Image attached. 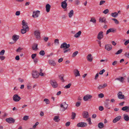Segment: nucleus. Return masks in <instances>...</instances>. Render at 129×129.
Here are the masks:
<instances>
[{
  "mask_svg": "<svg viewBox=\"0 0 129 129\" xmlns=\"http://www.w3.org/2000/svg\"><path fill=\"white\" fill-rule=\"evenodd\" d=\"M48 63L50 65L53 66H55L56 64L55 61L53 60H49L48 61Z\"/></svg>",
  "mask_w": 129,
  "mask_h": 129,
  "instance_id": "16",
  "label": "nucleus"
},
{
  "mask_svg": "<svg viewBox=\"0 0 129 129\" xmlns=\"http://www.w3.org/2000/svg\"><path fill=\"white\" fill-rule=\"evenodd\" d=\"M59 117L58 116H55L53 118V120L56 122H58L60 120Z\"/></svg>",
  "mask_w": 129,
  "mask_h": 129,
  "instance_id": "31",
  "label": "nucleus"
},
{
  "mask_svg": "<svg viewBox=\"0 0 129 129\" xmlns=\"http://www.w3.org/2000/svg\"><path fill=\"white\" fill-rule=\"evenodd\" d=\"M71 83H69L68 84L66 85L64 87V88L66 89H68L71 86Z\"/></svg>",
  "mask_w": 129,
  "mask_h": 129,
  "instance_id": "38",
  "label": "nucleus"
},
{
  "mask_svg": "<svg viewBox=\"0 0 129 129\" xmlns=\"http://www.w3.org/2000/svg\"><path fill=\"white\" fill-rule=\"evenodd\" d=\"M103 37V32L102 31H100L98 35L97 38L99 40H101Z\"/></svg>",
  "mask_w": 129,
  "mask_h": 129,
  "instance_id": "13",
  "label": "nucleus"
},
{
  "mask_svg": "<svg viewBox=\"0 0 129 129\" xmlns=\"http://www.w3.org/2000/svg\"><path fill=\"white\" fill-rule=\"evenodd\" d=\"M123 118L124 120L126 121H128L129 120V117L126 114L123 115Z\"/></svg>",
  "mask_w": 129,
  "mask_h": 129,
  "instance_id": "27",
  "label": "nucleus"
},
{
  "mask_svg": "<svg viewBox=\"0 0 129 129\" xmlns=\"http://www.w3.org/2000/svg\"><path fill=\"white\" fill-rule=\"evenodd\" d=\"M19 36L14 35L12 37V39L15 42L19 39Z\"/></svg>",
  "mask_w": 129,
  "mask_h": 129,
  "instance_id": "20",
  "label": "nucleus"
},
{
  "mask_svg": "<svg viewBox=\"0 0 129 129\" xmlns=\"http://www.w3.org/2000/svg\"><path fill=\"white\" fill-rule=\"evenodd\" d=\"M117 95L118 98L119 99H123L124 98V96L122 94V93L121 91H119Z\"/></svg>",
  "mask_w": 129,
  "mask_h": 129,
  "instance_id": "10",
  "label": "nucleus"
},
{
  "mask_svg": "<svg viewBox=\"0 0 129 129\" xmlns=\"http://www.w3.org/2000/svg\"><path fill=\"white\" fill-rule=\"evenodd\" d=\"M32 74L33 77L34 78H37L39 76L38 73L37 71H33Z\"/></svg>",
  "mask_w": 129,
  "mask_h": 129,
  "instance_id": "14",
  "label": "nucleus"
},
{
  "mask_svg": "<svg viewBox=\"0 0 129 129\" xmlns=\"http://www.w3.org/2000/svg\"><path fill=\"white\" fill-rule=\"evenodd\" d=\"M122 49L119 50L115 53V54H120L122 52Z\"/></svg>",
  "mask_w": 129,
  "mask_h": 129,
  "instance_id": "51",
  "label": "nucleus"
},
{
  "mask_svg": "<svg viewBox=\"0 0 129 129\" xmlns=\"http://www.w3.org/2000/svg\"><path fill=\"white\" fill-rule=\"evenodd\" d=\"M63 60V59L62 58H60V59H59L58 60V62L60 63L62 62Z\"/></svg>",
  "mask_w": 129,
  "mask_h": 129,
  "instance_id": "60",
  "label": "nucleus"
},
{
  "mask_svg": "<svg viewBox=\"0 0 129 129\" xmlns=\"http://www.w3.org/2000/svg\"><path fill=\"white\" fill-rule=\"evenodd\" d=\"M15 59L16 60H18L20 59L19 56L18 55L16 56L15 58Z\"/></svg>",
  "mask_w": 129,
  "mask_h": 129,
  "instance_id": "64",
  "label": "nucleus"
},
{
  "mask_svg": "<svg viewBox=\"0 0 129 129\" xmlns=\"http://www.w3.org/2000/svg\"><path fill=\"white\" fill-rule=\"evenodd\" d=\"M105 72V70L104 69H103L99 73V74L100 75H102L103 74V73Z\"/></svg>",
  "mask_w": 129,
  "mask_h": 129,
  "instance_id": "50",
  "label": "nucleus"
},
{
  "mask_svg": "<svg viewBox=\"0 0 129 129\" xmlns=\"http://www.w3.org/2000/svg\"><path fill=\"white\" fill-rule=\"evenodd\" d=\"M90 21L92 22L93 23H96V20L94 18H91V20H90Z\"/></svg>",
  "mask_w": 129,
  "mask_h": 129,
  "instance_id": "42",
  "label": "nucleus"
},
{
  "mask_svg": "<svg viewBox=\"0 0 129 129\" xmlns=\"http://www.w3.org/2000/svg\"><path fill=\"white\" fill-rule=\"evenodd\" d=\"M118 13L117 12L112 13L111 14V16L114 18L117 17L118 16Z\"/></svg>",
  "mask_w": 129,
  "mask_h": 129,
  "instance_id": "29",
  "label": "nucleus"
},
{
  "mask_svg": "<svg viewBox=\"0 0 129 129\" xmlns=\"http://www.w3.org/2000/svg\"><path fill=\"white\" fill-rule=\"evenodd\" d=\"M76 114L74 112H72V117L71 118L72 119H75L76 116Z\"/></svg>",
  "mask_w": 129,
  "mask_h": 129,
  "instance_id": "37",
  "label": "nucleus"
},
{
  "mask_svg": "<svg viewBox=\"0 0 129 129\" xmlns=\"http://www.w3.org/2000/svg\"><path fill=\"white\" fill-rule=\"evenodd\" d=\"M20 12L19 11H17L16 12L15 15L17 16H19L20 15Z\"/></svg>",
  "mask_w": 129,
  "mask_h": 129,
  "instance_id": "63",
  "label": "nucleus"
},
{
  "mask_svg": "<svg viewBox=\"0 0 129 129\" xmlns=\"http://www.w3.org/2000/svg\"><path fill=\"white\" fill-rule=\"evenodd\" d=\"M70 122H67L66 124V126H69L70 124Z\"/></svg>",
  "mask_w": 129,
  "mask_h": 129,
  "instance_id": "62",
  "label": "nucleus"
},
{
  "mask_svg": "<svg viewBox=\"0 0 129 129\" xmlns=\"http://www.w3.org/2000/svg\"><path fill=\"white\" fill-rule=\"evenodd\" d=\"M100 22H105L106 20V18L105 17L100 18L99 19Z\"/></svg>",
  "mask_w": 129,
  "mask_h": 129,
  "instance_id": "33",
  "label": "nucleus"
},
{
  "mask_svg": "<svg viewBox=\"0 0 129 129\" xmlns=\"http://www.w3.org/2000/svg\"><path fill=\"white\" fill-rule=\"evenodd\" d=\"M92 59L93 58L91 54H89L88 55L87 57V59L88 61L90 62L92 61Z\"/></svg>",
  "mask_w": 129,
  "mask_h": 129,
  "instance_id": "25",
  "label": "nucleus"
},
{
  "mask_svg": "<svg viewBox=\"0 0 129 129\" xmlns=\"http://www.w3.org/2000/svg\"><path fill=\"white\" fill-rule=\"evenodd\" d=\"M81 31H79L75 35L74 37L78 38L81 35Z\"/></svg>",
  "mask_w": 129,
  "mask_h": 129,
  "instance_id": "28",
  "label": "nucleus"
},
{
  "mask_svg": "<svg viewBox=\"0 0 129 129\" xmlns=\"http://www.w3.org/2000/svg\"><path fill=\"white\" fill-rule=\"evenodd\" d=\"M22 29L21 30V33L22 34L25 33L27 31L29 30V28L27 25V23L24 20H23L22 21Z\"/></svg>",
  "mask_w": 129,
  "mask_h": 129,
  "instance_id": "1",
  "label": "nucleus"
},
{
  "mask_svg": "<svg viewBox=\"0 0 129 129\" xmlns=\"http://www.w3.org/2000/svg\"><path fill=\"white\" fill-rule=\"evenodd\" d=\"M122 110L125 111L126 112H129V106H125L123 107L121 109Z\"/></svg>",
  "mask_w": 129,
  "mask_h": 129,
  "instance_id": "21",
  "label": "nucleus"
},
{
  "mask_svg": "<svg viewBox=\"0 0 129 129\" xmlns=\"http://www.w3.org/2000/svg\"><path fill=\"white\" fill-rule=\"evenodd\" d=\"M105 2V1L104 0H102L100 1V3L99 5H101L104 4Z\"/></svg>",
  "mask_w": 129,
  "mask_h": 129,
  "instance_id": "49",
  "label": "nucleus"
},
{
  "mask_svg": "<svg viewBox=\"0 0 129 129\" xmlns=\"http://www.w3.org/2000/svg\"><path fill=\"white\" fill-rule=\"evenodd\" d=\"M34 34L36 38L38 40L40 39V32L39 30H37L35 31Z\"/></svg>",
  "mask_w": 129,
  "mask_h": 129,
  "instance_id": "3",
  "label": "nucleus"
},
{
  "mask_svg": "<svg viewBox=\"0 0 129 129\" xmlns=\"http://www.w3.org/2000/svg\"><path fill=\"white\" fill-rule=\"evenodd\" d=\"M114 31L115 30L113 29L112 28H110L108 29L106 33V34L107 35L110 32H114Z\"/></svg>",
  "mask_w": 129,
  "mask_h": 129,
  "instance_id": "34",
  "label": "nucleus"
},
{
  "mask_svg": "<svg viewBox=\"0 0 129 129\" xmlns=\"http://www.w3.org/2000/svg\"><path fill=\"white\" fill-rule=\"evenodd\" d=\"M28 116H24L23 120H26L28 119Z\"/></svg>",
  "mask_w": 129,
  "mask_h": 129,
  "instance_id": "44",
  "label": "nucleus"
},
{
  "mask_svg": "<svg viewBox=\"0 0 129 129\" xmlns=\"http://www.w3.org/2000/svg\"><path fill=\"white\" fill-rule=\"evenodd\" d=\"M112 48V47L111 45L108 44L105 45V49L108 51L111 50Z\"/></svg>",
  "mask_w": 129,
  "mask_h": 129,
  "instance_id": "11",
  "label": "nucleus"
},
{
  "mask_svg": "<svg viewBox=\"0 0 129 129\" xmlns=\"http://www.w3.org/2000/svg\"><path fill=\"white\" fill-rule=\"evenodd\" d=\"M92 97V96L91 95L87 94L83 97V99L84 101H87L89 99H91Z\"/></svg>",
  "mask_w": 129,
  "mask_h": 129,
  "instance_id": "12",
  "label": "nucleus"
},
{
  "mask_svg": "<svg viewBox=\"0 0 129 129\" xmlns=\"http://www.w3.org/2000/svg\"><path fill=\"white\" fill-rule=\"evenodd\" d=\"M44 101L45 102L46 104H48L50 103V102L49 100L47 99H45Z\"/></svg>",
  "mask_w": 129,
  "mask_h": 129,
  "instance_id": "36",
  "label": "nucleus"
},
{
  "mask_svg": "<svg viewBox=\"0 0 129 129\" xmlns=\"http://www.w3.org/2000/svg\"><path fill=\"white\" fill-rule=\"evenodd\" d=\"M124 79V78L122 77L116 78L115 79V80H118L122 83H123V82Z\"/></svg>",
  "mask_w": 129,
  "mask_h": 129,
  "instance_id": "26",
  "label": "nucleus"
},
{
  "mask_svg": "<svg viewBox=\"0 0 129 129\" xmlns=\"http://www.w3.org/2000/svg\"><path fill=\"white\" fill-rule=\"evenodd\" d=\"M81 104V103L80 102H77L76 104V106L77 107H79Z\"/></svg>",
  "mask_w": 129,
  "mask_h": 129,
  "instance_id": "48",
  "label": "nucleus"
},
{
  "mask_svg": "<svg viewBox=\"0 0 129 129\" xmlns=\"http://www.w3.org/2000/svg\"><path fill=\"white\" fill-rule=\"evenodd\" d=\"M107 83H104L103 85H99L98 87V89H99L104 88L107 86Z\"/></svg>",
  "mask_w": 129,
  "mask_h": 129,
  "instance_id": "15",
  "label": "nucleus"
},
{
  "mask_svg": "<svg viewBox=\"0 0 129 129\" xmlns=\"http://www.w3.org/2000/svg\"><path fill=\"white\" fill-rule=\"evenodd\" d=\"M61 7L63 9H65L67 8L68 4L67 3L62 2L61 3Z\"/></svg>",
  "mask_w": 129,
  "mask_h": 129,
  "instance_id": "19",
  "label": "nucleus"
},
{
  "mask_svg": "<svg viewBox=\"0 0 129 129\" xmlns=\"http://www.w3.org/2000/svg\"><path fill=\"white\" fill-rule=\"evenodd\" d=\"M69 18H71L74 15V11L73 10H71L69 13Z\"/></svg>",
  "mask_w": 129,
  "mask_h": 129,
  "instance_id": "30",
  "label": "nucleus"
},
{
  "mask_svg": "<svg viewBox=\"0 0 129 129\" xmlns=\"http://www.w3.org/2000/svg\"><path fill=\"white\" fill-rule=\"evenodd\" d=\"M104 105L106 108H108V109L110 108V107H109V103L108 102H105L104 103Z\"/></svg>",
  "mask_w": 129,
  "mask_h": 129,
  "instance_id": "35",
  "label": "nucleus"
},
{
  "mask_svg": "<svg viewBox=\"0 0 129 129\" xmlns=\"http://www.w3.org/2000/svg\"><path fill=\"white\" fill-rule=\"evenodd\" d=\"M87 120L88 122V123L89 125L91 124L92 123L91 122V118H88L87 119Z\"/></svg>",
  "mask_w": 129,
  "mask_h": 129,
  "instance_id": "45",
  "label": "nucleus"
},
{
  "mask_svg": "<svg viewBox=\"0 0 129 129\" xmlns=\"http://www.w3.org/2000/svg\"><path fill=\"white\" fill-rule=\"evenodd\" d=\"M5 52V50H3L0 52V55H3Z\"/></svg>",
  "mask_w": 129,
  "mask_h": 129,
  "instance_id": "46",
  "label": "nucleus"
},
{
  "mask_svg": "<svg viewBox=\"0 0 129 129\" xmlns=\"http://www.w3.org/2000/svg\"><path fill=\"white\" fill-rule=\"evenodd\" d=\"M40 14V11H34L33 12L32 16L33 18H36L38 17Z\"/></svg>",
  "mask_w": 129,
  "mask_h": 129,
  "instance_id": "8",
  "label": "nucleus"
},
{
  "mask_svg": "<svg viewBox=\"0 0 129 129\" xmlns=\"http://www.w3.org/2000/svg\"><path fill=\"white\" fill-rule=\"evenodd\" d=\"M82 116L83 118H87L89 116L88 113L87 111L84 112L82 113Z\"/></svg>",
  "mask_w": 129,
  "mask_h": 129,
  "instance_id": "17",
  "label": "nucleus"
},
{
  "mask_svg": "<svg viewBox=\"0 0 129 129\" xmlns=\"http://www.w3.org/2000/svg\"><path fill=\"white\" fill-rule=\"evenodd\" d=\"M50 83L53 87L54 88H56L58 87V84L56 81L55 80H51L50 81Z\"/></svg>",
  "mask_w": 129,
  "mask_h": 129,
  "instance_id": "4",
  "label": "nucleus"
},
{
  "mask_svg": "<svg viewBox=\"0 0 129 129\" xmlns=\"http://www.w3.org/2000/svg\"><path fill=\"white\" fill-rule=\"evenodd\" d=\"M13 100L15 102H18L21 99L20 97L17 94H14L13 97Z\"/></svg>",
  "mask_w": 129,
  "mask_h": 129,
  "instance_id": "5",
  "label": "nucleus"
},
{
  "mask_svg": "<svg viewBox=\"0 0 129 129\" xmlns=\"http://www.w3.org/2000/svg\"><path fill=\"white\" fill-rule=\"evenodd\" d=\"M117 61H115L112 63V65L113 66L116 65L117 63Z\"/></svg>",
  "mask_w": 129,
  "mask_h": 129,
  "instance_id": "58",
  "label": "nucleus"
},
{
  "mask_svg": "<svg viewBox=\"0 0 129 129\" xmlns=\"http://www.w3.org/2000/svg\"><path fill=\"white\" fill-rule=\"evenodd\" d=\"M39 54L40 55L43 56L45 54V52L44 50H41L39 52Z\"/></svg>",
  "mask_w": 129,
  "mask_h": 129,
  "instance_id": "39",
  "label": "nucleus"
},
{
  "mask_svg": "<svg viewBox=\"0 0 129 129\" xmlns=\"http://www.w3.org/2000/svg\"><path fill=\"white\" fill-rule=\"evenodd\" d=\"M22 48H21L20 47H19L18 49H17L16 50V51L17 52H20L21 51L22 49Z\"/></svg>",
  "mask_w": 129,
  "mask_h": 129,
  "instance_id": "56",
  "label": "nucleus"
},
{
  "mask_svg": "<svg viewBox=\"0 0 129 129\" xmlns=\"http://www.w3.org/2000/svg\"><path fill=\"white\" fill-rule=\"evenodd\" d=\"M51 7V6L49 4H47L46 5L45 8L46 11L47 12H48L50 11Z\"/></svg>",
  "mask_w": 129,
  "mask_h": 129,
  "instance_id": "23",
  "label": "nucleus"
},
{
  "mask_svg": "<svg viewBox=\"0 0 129 129\" xmlns=\"http://www.w3.org/2000/svg\"><path fill=\"white\" fill-rule=\"evenodd\" d=\"M74 75L76 77L80 76L79 72L77 69H75L74 70Z\"/></svg>",
  "mask_w": 129,
  "mask_h": 129,
  "instance_id": "22",
  "label": "nucleus"
},
{
  "mask_svg": "<svg viewBox=\"0 0 129 129\" xmlns=\"http://www.w3.org/2000/svg\"><path fill=\"white\" fill-rule=\"evenodd\" d=\"M99 110L100 111H102L104 109V108L103 106H100L99 107Z\"/></svg>",
  "mask_w": 129,
  "mask_h": 129,
  "instance_id": "52",
  "label": "nucleus"
},
{
  "mask_svg": "<svg viewBox=\"0 0 129 129\" xmlns=\"http://www.w3.org/2000/svg\"><path fill=\"white\" fill-rule=\"evenodd\" d=\"M121 118V116H119L115 118L113 121V122L114 123H115L118 121H119Z\"/></svg>",
  "mask_w": 129,
  "mask_h": 129,
  "instance_id": "18",
  "label": "nucleus"
},
{
  "mask_svg": "<svg viewBox=\"0 0 129 129\" xmlns=\"http://www.w3.org/2000/svg\"><path fill=\"white\" fill-rule=\"evenodd\" d=\"M109 12V10L107 9L105 10H104L103 12V13L105 14H106L108 13Z\"/></svg>",
  "mask_w": 129,
  "mask_h": 129,
  "instance_id": "47",
  "label": "nucleus"
},
{
  "mask_svg": "<svg viewBox=\"0 0 129 129\" xmlns=\"http://www.w3.org/2000/svg\"><path fill=\"white\" fill-rule=\"evenodd\" d=\"M112 20L114 21L115 23L116 24H118L119 23L118 21L116 19L113 18L112 19Z\"/></svg>",
  "mask_w": 129,
  "mask_h": 129,
  "instance_id": "40",
  "label": "nucleus"
},
{
  "mask_svg": "<svg viewBox=\"0 0 129 129\" xmlns=\"http://www.w3.org/2000/svg\"><path fill=\"white\" fill-rule=\"evenodd\" d=\"M37 55V54H33L31 55V57L33 59H34V58Z\"/></svg>",
  "mask_w": 129,
  "mask_h": 129,
  "instance_id": "54",
  "label": "nucleus"
},
{
  "mask_svg": "<svg viewBox=\"0 0 129 129\" xmlns=\"http://www.w3.org/2000/svg\"><path fill=\"white\" fill-rule=\"evenodd\" d=\"M68 106V105L66 103V102L61 104L60 105V111H64L67 109Z\"/></svg>",
  "mask_w": 129,
  "mask_h": 129,
  "instance_id": "2",
  "label": "nucleus"
},
{
  "mask_svg": "<svg viewBox=\"0 0 129 129\" xmlns=\"http://www.w3.org/2000/svg\"><path fill=\"white\" fill-rule=\"evenodd\" d=\"M78 51H76L74 52L72 55V57H75L78 53Z\"/></svg>",
  "mask_w": 129,
  "mask_h": 129,
  "instance_id": "41",
  "label": "nucleus"
},
{
  "mask_svg": "<svg viewBox=\"0 0 129 129\" xmlns=\"http://www.w3.org/2000/svg\"><path fill=\"white\" fill-rule=\"evenodd\" d=\"M98 126L99 128L101 129L103 127L104 125L103 123L100 122L98 124Z\"/></svg>",
  "mask_w": 129,
  "mask_h": 129,
  "instance_id": "32",
  "label": "nucleus"
},
{
  "mask_svg": "<svg viewBox=\"0 0 129 129\" xmlns=\"http://www.w3.org/2000/svg\"><path fill=\"white\" fill-rule=\"evenodd\" d=\"M70 49H67L65 50L64 51V53H66L68 52H70Z\"/></svg>",
  "mask_w": 129,
  "mask_h": 129,
  "instance_id": "59",
  "label": "nucleus"
},
{
  "mask_svg": "<svg viewBox=\"0 0 129 129\" xmlns=\"http://www.w3.org/2000/svg\"><path fill=\"white\" fill-rule=\"evenodd\" d=\"M1 56H0V59H1V60H4L5 58V57L4 56H3V55Z\"/></svg>",
  "mask_w": 129,
  "mask_h": 129,
  "instance_id": "55",
  "label": "nucleus"
},
{
  "mask_svg": "<svg viewBox=\"0 0 129 129\" xmlns=\"http://www.w3.org/2000/svg\"><path fill=\"white\" fill-rule=\"evenodd\" d=\"M87 124V123H86L81 122L78 123L77 124V126L78 127H83L86 126Z\"/></svg>",
  "mask_w": 129,
  "mask_h": 129,
  "instance_id": "7",
  "label": "nucleus"
},
{
  "mask_svg": "<svg viewBox=\"0 0 129 129\" xmlns=\"http://www.w3.org/2000/svg\"><path fill=\"white\" fill-rule=\"evenodd\" d=\"M99 76V74L98 73H97L96 74L95 76L94 79L95 80H96L97 79V78Z\"/></svg>",
  "mask_w": 129,
  "mask_h": 129,
  "instance_id": "61",
  "label": "nucleus"
},
{
  "mask_svg": "<svg viewBox=\"0 0 129 129\" xmlns=\"http://www.w3.org/2000/svg\"><path fill=\"white\" fill-rule=\"evenodd\" d=\"M70 44H67L66 43L64 42L61 44L60 48H65V49H68L70 47Z\"/></svg>",
  "mask_w": 129,
  "mask_h": 129,
  "instance_id": "6",
  "label": "nucleus"
},
{
  "mask_svg": "<svg viewBox=\"0 0 129 129\" xmlns=\"http://www.w3.org/2000/svg\"><path fill=\"white\" fill-rule=\"evenodd\" d=\"M6 121L7 122L10 123H13L15 122V120L12 117L6 119Z\"/></svg>",
  "mask_w": 129,
  "mask_h": 129,
  "instance_id": "9",
  "label": "nucleus"
},
{
  "mask_svg": "<svg viewBox=\"0 0 129 129\" xmlns=\"http://www.w3.org/2000/svg\"><path fill=\"white\" fill-rule=\"evenodd\" d=\"M39 123L38 122H36L35 124L33 126V128H35L36 127V126L39 124Z\"/></svg>",
  "mask_w": 129,
  "mask_h": 129,
  "instance_id": "53",
  "label": "nucleus"
},
{
  "mask_svg": "<svg viewBox=\"0 0 129 129\" xmlns=\"http://www.w3.org/2000/svg\"><path fill=\"white\" fill-rule=\"evenodd\" d=\"M104 94L102 93H101L98 94V97L100 98H102L104 97Z\"/></svg>",
  "mask_w": 129,
  "mask_h": 129,
  "instance_id": "43",
  "label": "nucleus"
},
{
  "mask_svg": "<svg viewBox=\"0 0 129 129\" xmlns=\"http://www.w3.org/2000/svg\"><path fill=\"white\" fill-rule=\"evenodd\" d=\"M38 45L36 43H34L32 46V49L34 51L38 49Z\"/></svg>",
  "mask_w": 129,
  "mask_h": 129,
  "instance_id": "24",
  "label": "nucleus"
},
{
  "mask_svg": "<svg viewBox=\"0 0 129 129\" xmlns=\"http://www.w3.org/2000/svg\"><path fill=\"white\" fill-rule=\"evenodd\" d=\"M129 43V39L126 41L124 43V45L126 46Z\"/></svg>",
  "mask_w": 129,
  "mask_h": 129,
  "instance_id": "57",
  "label": "nucleus"
}]
</instances>
